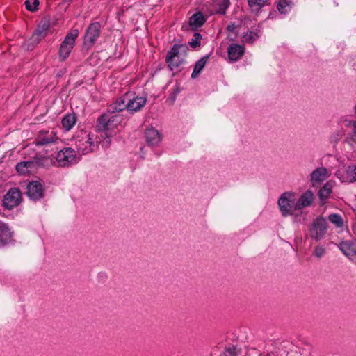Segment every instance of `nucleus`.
<instances>
[{"mask_svg":"<svg viewBox=\"0 0 356 356\" xmlns=\"http://www.w3.org/2000/svg\"><path fill=\"white\" fill-rule=\"evenodd\" d=\"M129 94L127 92H125L122 96L116 98L115 101L108 105L106 111L109 114H115L117 113L122 112L124 110H127L130 114H134L141 110V106L145 102V99H138L139 100L137 106L134 108L133 104H134V101L129 99Z\"/></svg>","mask_w":356,"mask_h":356,"instance_id":"nucleus-1","label":"nucleus"},{"mask_svg":"<svg viewBox=\"0 0 356 356\" xmlns=\"http://www.w3.org/2000/svg\"><path fill=\"white\" fill-rule=\"evenodd\" d=\"M188 48L184 44H175L167 52L165 62L171 71L177 69L184 63V58H180L179 56H185L187 54Z\"/></svg>","mask_w":356,"mask_h":356,"instance_id":"nucleus-2","label":"nucleus"},{"mask_svg":"<svg viewBox=\"0 0 356 356\" xmlns=\"http://www.w3.org/2000/svg\"><path fill=\"white\" fill-rule=\"evenodd\" d=\"M79 34L78 29H72L67 33L63 41L61 42L58 56L60 61H65L70 56L72 50L75 46V42Z\"/></svg>","mask_w":356,"mask_h":356,"instance_id":"nucleus-3","label":"nucleus"},{"mask_svg":"<svg viewBox=\"0 0 356 356\" xmlns=\"http://www.w3.org/2000/svg\"><path fill=\"white\" fill-rule=\"evenodd\" d=\"M281 214L284 217L292 216L296 211V203L294 195L291 192H284L281 195L277 201Z\"/></svg>","mask_w":356,"mask_h":356,"instance_id":"nucleus-4","label":"nucleus"},{"mask_svg":"<svg viewBox=\"0 0 356 356\" xmlns=\"http://www.w3.org/2000/svg\"><path fill=\"white\" fill-rule=\"evenodd\" d=\"M327 225L325 218L322 216L316 217L309 228L310 236L316 241L321 239L325 234Z\"/></svg>","mask_w":356,"mask_h":356,"instance_id":"nucleus-5","label":"nucleus"},{"mask_svg":"<svg viewBox=\"0 0 356 356\" xmlns=\"http://www.w3.org/2000/svg\"><path fill=\"white\" fill-rule=\"evenodd\" d=\"M60 167H68L76 163V154L71 147L64 148L58 152L56 161Z\"/></svg>","mask_w":356,"mask_h":356,"instance_id":"nucleus-6","label":"nucleus"},{"mask_svg":"<svg viewBox=\"0 0 356 356\" xmlns=\"http://www.w3.org/2000/svg\"><path fill=\"white\" fill-rule=\"evenodd\" d=\"M60 140L54 131L41 130L35 138L34 143L38 147L55 145Z\"/></svg>","mask_w":356,"mask_h":356,"instance_id":"nucleus-7","label":"nucleus"},{"mask_svg":"<svg viewBox=\"0 0 356 356\" xmlns=\"http://www.w3.org/2000/svg\"><path fill=\"white\" fill-rule=\"evenodd\" d=\"M101 24L99 22H92L86 29L83 45L88 49H90L100 36Z\"/></svg>","mask_w":356,"mask_h":356,"instance_id":"nucleus-8","label":"nucleus"},{"mask_svg":"<svg viewBox=\"0 0 356 356\" xmlns=\"http://www.w3.org/2000/svg\"><path fill=\"white\" fill-rule=\"evenodd\" d=\"M22 193L18 188H11L3 196V207L8 210L18 206L22 202Z\"/></svg>","mask_w":356,"mask_h":356,"instance_id":"nucleus-9","label":"nucleus"},{"mask_svg":"<svg viewBox=\"0 0 356 356\" xmlns=\"http://www.w3.org/2000/svg\"><path fill=\"white\" fill-rule=\"evenodd\" d=\"M26 193L30 200L38 201L44 197V188L42 180L32 181L26 186Z\"/></svg>","mask_w":356,"mask_h":356,"instance_id":"nucleus-10","label":"nucleus"},{"mask_svg":"<svg viewBox=\"0 0 356 356\" xmlns=\"http://www.w3.org/2000/svg\"><path fill=\"white\" fill-rule=\"evenodd\" d=\"M76 147L82 154H87L92 152L97 147V144L92 141V137L90 134H85L81 138L76 141Z\"/></svg>","mask_w":356,"mask_h":356,"instance_id":"nucleus-11","label":"nucleus"},{"mask_svg":"<svg viewBox=\"0 0 356 356\" xmlns=\"http://www.w3.org/2000/svg\"><path fill=\"white\" fill-rule=\"evenodd\" d=\"M49 27V19L43 18L38 24L37 28L31 38L33 43L38 44L43 38H44L48 33Z\"/></svg>","mask_w":356,"mask_h":356,"instance_id":"nucleus-12","label":"nucleus"},{"mask_svg":"<svg viewBox=\"0 0 356 356\" xmlns=\"http://www.w3.org/2000/svg\"><path fill=\"white\" fill-rule=\"evenodd\" d=\"M13 237V232L11 231L8 224L0 220V245L4 246L8 244Z\"/></svg>","mask_w":356,"mask_h":356,"instance_id":"nucleus-13","label":"nucleus"},{"mask_svg":"<svg viewBox=\"0 0 356 356\" xmlns=\"http://www.w3.org/2000/svg\"><path fill=\"white\" fill-rule=\"evenodd\" d=\"M227 53L229 60L235 62L243 56L245 53V47L238 44L232 43L227 49Z\"/></svg>","mask_w":356,"mask_h":356,"instance_id":"nucleus-14","label":"nucleus"},{"mask_svg":"<svg viewBox=\"0 0 356 356\" xmlns=\"http://www.w3.org/2000/svg\"><path fill=\"white\" fill-rule=\"evenodd\" d=\"M314 201V194L312 191L307 190L303 193L299 199L296 202V209L301 210L305 207H309Z\"/></svg>","mask_w":356,"mask_h":356,"instance_id":"nucleus-15","label":"nucleus"},{"mask_svg":"<svg viewBox=\"0 0 356 356\" xmlns=\"http://www.w3.org/2000/svg\"><path fill=\"white\" fill-rule=\"evenodd\" d=\"M339 248L348 257L356 256V240H347L341 241Z\"/></svg>","mask_w":356,"mask_h":356,"instance_id":"nucleus-16","label":"nucleus"},{"mask_svg":"<svg viewBox=\"0 0 356 356\" xmlns=\"http://www.w3.org/2000/svg\"><path fill=\"white\" fill-rule=\"evenodd\" d=\"M145 137L147 144L149 146H155L161 141V135L157 130L153 127L147 128L145 131Z\"/></svg>","mask_w":356,"mask_h":356,"instance_id":"nucleus-17","label":"nucleus"},{"mask_svg":"<svg viewBox=\"0 0 356 356\" xmlns=\"http://www.w3.org/2000/svg\"><path fill=\"white\" fill-rule=\"evenodd\" d=\"M207 21V18L204 15V14L198 11L194 13L189 18V26H191L193 31L197 30L198 28L202 26Z\"/></svg>","mask_w":356,"mask_h":356,"instance_id":"nucleus-18","label":"nucleus"},{"mask_svg":"<svg viewBox=\"0 0 356 356\" xmlns=\"http://www.w3.org/2000/svg\"><path fill=\"white\" fill-rule=\"evenodd\" d=\"M32 162H34V167L37 166L42 168L48 167L55 163L49 155H43L40 154H36L33 156Z\"/></svg>","mask_w":356,"mask_h":356,"instance_id":"nucleus-19","label":"nucleus"},{"mask_svg":"<svg viewBox=\"0 0 356 356\" xmlns=\"http://www.w3.org/2000/svg\"><path fill=\"white\" fill-rule=\"evenodd\" d=\"M211 2L213 12L220 15L225 14L230 4L229 0H211Z\"/></svg>","mask_w":356,"mask_h":356,"instance_id":"nucleus-20","label":"nucleus"},{"mask_svg":"<svg viewBox=\"0 0 356 356\" xmlns=\"http://www.w3.org/2000/svg\"><path fill=\"white\" fill-rule=\"evenodd\" d=\"M269 0H247L248 5L252 13L258 15L261 9L268 4Z\"/></svg>","mask_w":356,"mask_h":356,"instance_id":"nucleus-21","label":"nucleus"},{"mask_svg":"<svg viewBox=\"0 0 356 356\" xmlns=\"http://www.w3.org/2000/svg\"><path fill=\"white\" fill-rule=\"evenodd\" d=\"M328 177V172L325 168L315 169L311 174V180L314 182H321Z\"/></svg>","mask_w":356,"mask_h":356,"instance_id":"nucleus-22","label":"nucleus"},{"mask_svg":"<svg viewBox=\"0 0 356 356\" xmlns=\"http://www.w3.org/2000/svg\"><path fill=\"white\" fill-rule=\"evenodd\" d=\"M209 58V54H207L195 63L193 71L191 75V79H195L200 75L202 70L204 68Z\"/></svg>","mask_w":356,"mask_h":356,"instance_id":"nucleus-23","label":"nucleus"},{"mask_svg":"<svg viewBox=\"0 0 356 356\" xmlns=\"http://www.w3.org/2000/svg\"><path fill=\"white\" fill-rule=\"evenodd\" d=\"M110 119L108 113H102L97 120V129L99 131H105L108 129Z\"/></svg>","mask_w":356,"mask_h":356,"instance_id":"nucleus-24","label":"nucleus"},{"mask_svg":"<svg viewBox=\"0 0 356 356\" xmlns=\"http://www.w3.org/2000/svg\"><path fill=\"white\" fill-rule=\"evenodd\" d=\"M33 168L34 162H32V160L19 162L15 166L17 172L21 175L28 173Z\"/></svg>","mask_w":356,"mask_h":356,"instance_id":"nucleus-25","label":"nucleus"},{"mask_svg":"<svg viewBox=\"0 0 356 356\" xmlns=\"http://www.w3.org/2000/svg\"><path fill=\"white\" fill-rule=\"evenodd\" d=\"M76 121V118L75 115L74 113L73 114L68 113V114H66L63 118L61 122H62L63 129L65 131H69L75 124Z\"/></svg>","mask_w":356,"mask_h":356,"instance_id":"nucleus-26","label":"nucleus"},{"mask_svg":"<svg viewBox=\"0 0 356 356\" xmlns=\"http://www.w3.org/2000/svg\"><path fill=\"white\" fill-rule=\"evenodd\" d=\"M293 2L291 0H279L277 4V9L280 14H286L291 10Z\"/></svg>","mask_w":356,"mask_h":356,"instance_id":"nucleus-27","label":"nucleus"},{"mask_svg":"<svg viewBox=\"0 0 356 356\" xmlns=\"http://www.w3.org/2000/svg\"><path fill=\"white\" fill-rule=\"evenodd\" d=\"M332 191V185L327 182L319 191L318 196L321 200L327 199Z\"/></svg>","mask_w":356,"mask_h":356,"instance_id":"nucleus-28","label":"nucleus"},{"mask_svg":"<svg viewBox=\"0 0 356 356\" xmlns=\"http://www.w3.org/2000/svg\"><path fill=\"white\" fill-rule=\"evenodd\" d=\"M328 220L338 228H342L343 226V220L339 214L331 213L328 216Z\"/></svg>","mask_w":356,"mask_h":356,"instance_id":"nucleus-29","label":"nucleus"},{"mask_svg":"<svg viewBox=\"0 0 356 356\" xmlns=\"http://www.w3.org/2000/svg\"><path fill=\"white\" fill-rule=\"evenodd\" d=\"M240 353V348L236 346L229 345L226 346L222 355L220 356H238Z\"/></svg>","mask_w":356,"mask_h":356,"instance_id":"nucleus-30","label":"nucleus"},{"mask_svg":"<svg viewBox=\"0 0 356 356\" xmlns=\"http://www.w3.org/2000/svg\"><path fill=\"white\" fill-rule=\"evenodd\" d=\"M347 179L346 181L354 182L356 181V166L349 165L347 167L346 170ZM345 181V180H343Z\"/></svg>","mask_w":356,"mask_h":356,"instance_id":"nucleus-31","label":"nucleus"},{"mask_svg":"<svg viewBox=\"0 0 356 356\" xmlns=\"http://www.w3.org/2000/svg\"><path fill=\"white\" fill-rule=\"evenodd\" d=\"M259 38V35L254 31L245 33L243 35V41L246 43L252 44Z\"/></svg>","mask_w":356,"mask_h":356,"instance_id":"nucleus-32","label":"nucleus"},{"mask_svg":"<svg viewBox=\"0 0 356 356\" xmlns=\"http://www.w3.org/2000/svg\"><path fill=\"white\" fill-rule=\"evenodd\" d=\"M202 35L200 33L195 32L193 35V38L188 42V44L192 48H196L200 46Z\"/></svg>","mask_w":356,"mask_h":356,"instance_id":"nucleus-33","label":"nucleus"},{"mask_svg":"<svg viewBox=\"0 0 356 356\" xmlns=\"http://www.w3.org/2000/svg\"><path fill=\"white\" fill-rule=\"evenodd\" d=\"M344 135L343 130H337L334 131L330 137V143L337 145Z\"/></svg>","mask_w":356,"mask_h":356,"instance_id":"nucleus-34","label":"nucleus"},{"mask_svg":"<svg viewBox=\"0 0 356 356\" xmlns=\"http://www.w3.org/2000/svg\"><path fill=\"white\" fill-rule=\"evenodd\" d=\"M26 8L31 12H35L38 10L39 1L33 0V3L31 4L29 0H26L24 2Z\"/></svg>","mask_w":356,"mask_h":356,"instance_id":"nucleus-35","label":"nucleus"},{"mask_svg":"<svg viewBox=\"0 0 356 356\" xmlns=\"http://www.w3.org/2000/svg\"><path fill=\"white\" fill-rule=\"evenodd\" d=\"M127 94H129V99H132L135 102L134 104H133L134 107L136 106L138 103L139 102V100H137L138 99H145V102L144 104H143V106H141V109L145 106V105L146 104V102H147V98L145 97H140V96H136V94L134 92H127Z\"/></svg>","mask_w":356,"mask_h":356,"instance_id":"nucleus-36","label":"nucleus"},{"mask_svg":"<svg viewBox=\"0 0 356 356\" xmlns=\"http://www.w3.org/2000/svg\"><path fill=\"white\" fill-rule=\"evenodd\" d=\"M348 127H351L352 131L348 135H350L353 137H356V121L355 120H347L346 121V124Z\"/></svg>","mask_w":356,"mask_h":356,"instance_id":"nucleus-37","label":"nucleus"},{"mask_svg":"<svg viewBox=\"0 0 356 356\" xmlns=\"http://www.w3.org/2000/svg\"><path fill=\"white\" fill-rule=\"evenodd\" d=\"M344 142L348 144L352 148H354L356 145V137L348 134Z\"/></svg>","mask_w":356,"mask_h":356,"instance_id":"nucleus-38","label":"nucleus"},{"mask_svg":"<svg viewBox=\"0 0 356 356\" xmlns=\"http://www.w3.org/2000/svg\"><path fill=\"white\" fill-rule=\"evenodd\" d=\"M325 252L324 248L318 246L314 250V255L318 258H321L325 254Z\"/></svg>","mask_w":356,"mask_h":356,"instance_id":"nucleus-39","label":"nucleus"},{"mask_svg":"<svg viewBox=\"0 0 356 356\" xmlns=\"http://www.w3.org/2000/svg\"><path fill=\"white\" fill-rule=\"evenodd\" d=\"M108 119H110V124L113 122L120 123L122 121V115H114L113 116L109 117Z\"/></svg>","mask_w":356,"mask_h":356,"instance_id":"nucleus-40","label":"nucleus"},{"mask_svg":"<svg viewBox=\"0 0 356 356\" xmlns=\"http://www.w3.org/2000/svg\"><path fill=\"white\" fill-rule=\"evenodd\" d=\"M236 29L235 23H231L227 26V30L229 32H234Z\"/></svg>","mask_w":356,"mask_h":356,"instance_id":"nucleus-41","label":"nucleus"},{"mask_svg":"<svg viewBox=\"0 0 356 356\" xmlns=\"http://www.w3.org/2000/svg\"><path fill=\"white\" fill-rule=\"evenodd\" d=\"M111 143V139L109 137H105L103 140L102 145H104L106 147H108Z\"/></svg>","mask_w":356,"mask_h":356,"instance_id":"nucleus-42","label":"nucleus"},{"mask_svg":"<svg viewBox=\"0 0 356 356\" xmlns=\"http://www.w3.org/2000/svg\"><path fill=\"white\" fill-rule=\"evenodd\" d=\"M261 26L260 24H258V26H257V27L256 28V29H255V30H256L257 31H260V29H261Z\"/></svg>","mask_w":356,"mask_h":356,"instance_id":"nucleus-43","label":"nucleus"},{"mask_svg":"<svg viewBox=\"0 0 356 356\" xmlns=\"http://www.w3.org/2000/svg\"><path fill=\"white\" fill-rule=\"evenodd\" d=\"M179 90H177V91H176V92L174 93V95H172L173 99H175V96H176V95H177V93H179Z\"/></svg>","mask_w":356,"mask_h":356,"instance_id":"nucleus-44","label":"nucleus"},{"mask_svg":"<svg viewBox=\"0 0 356 356\" xmlns=\"http://www.w3.org/2000/svg\"><path fill=\"white\" fill-rule=\"evenodd\" d=\"M71 1V0H63V2H64V3H66V2H69V1Z\"/></svg>","mask_w":356,"mask_h":356,"instance_id":"nucleus-45","label":"nucleus"},{"mask_svg":"<svg viewBox=\"0 0 356 356\" xmlns=\"http://www.w3.org/2000/svg\"><path fill=\"white\" fill-rule=\"evenodd\" d=\"M48 152H49V149H46V154H47V153H48Z\"/></svg>","mask_w":356,"mask_h":356,"instance_id":"nucleus-46","label":"nucleus"}]
</instances>
